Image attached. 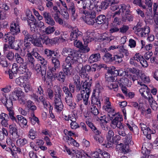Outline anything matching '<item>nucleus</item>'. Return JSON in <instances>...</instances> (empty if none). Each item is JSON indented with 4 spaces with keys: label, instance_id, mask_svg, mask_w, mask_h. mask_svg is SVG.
<instances>
[{
    "label": "nucleus",
    "instance_id": "1",
    "mask_svg": "<svg viewBox=\"0 0 158 158\" xmlns=\"http://www.w3.org/2000/svg\"><path fill=\"white\" fill-rule=\"evenodd\" d=\"M62 69L63 71L60 72L55 77L58 81L64 82L66 76L69 77L74 74V69L73 68H70L68 65H67L64 64L62 65Z\"/></svg>",
    "mask_w": 158,
    "mask_h": 158
},
{
    "label": "nucleus",
    "instance_id": "2",
    "mask_svg": "<svg viewBox=\"0 0 158 158\" xmlns=\"http://www.w3.org/2000/svg\"><path fill=\"white\" fill-rule=\"evenodd\" d=\"M0 101L6 107L10 119L13 121L17 122L16 118L14 116L15 113L13 109V101L9 98H6L5 97L0 99Z\"/></svg>",
    "mask_w": 158,
    "mask_h": 158
},
{
    "label": "nucleus",
    "instance_id": "3",
    "mask_svg": "<svg viewBox=\"0 0 158 158\" xmlns=\"http://www.w3.org/2000/svg\"><path fill=\"white\" fill-rule=\"evenodd\" d=\"M74 81L73 84H74L75 88V90L77 92H79L81 91H82L83 89L82 88L83 86L85 85V87H87L89 88L88 90H91V83L90 81H85L82 83V82L81 83V80L80 79V77L77 75H75L74 77L73 78ZM88 89H86V90H87Z\"/></svg>",
    "mask_w": 158,
    "mask_h": 158
},
{
    "label": "nucleus",
    "instance_id": "4",
    "mask_svg": "<svg viewBox=\"0 0 158 158\" xmlns=\"http://www.w3.org/2000/svg\"><path fill=\"white\" fill-rule=\"evenodd\" d=\"M79 52L77 50H73L69 56H68L65 60V62L64 63L65 64L71 68H73L72 65L75 63H77L79 61Z\"/></svg>",
    "mask_w": 158,
    "mask_h": 158
},
{
    "label": "nucleus",
    "instance_id": "5",
    "mask_svg": "<svg viewBox=\"0 0 158 158\" xmlns=\"http://www.w3.org/2000/svg\"><path fill=\"white\" fill-rule=\"evenodd\" d=\"M85 85H84L83 86L82 91H81V94H78L77 96V100L78 101H79L83 99V101L84 104L87 105L88 104V100L91 91V90H88V89L86 90V89H88L89 88L88 87L85 88Z\"/></svg>",
    "mask_w": 158,
    "mask_h": 158
},
{
    "label": "nucleus",
    "instance_id": "6",
    "mask_svg": "<svg viewBox=\"0 0 158 158\" xmlns=\"http://www.w3.org/2000/svg\"><path fill=\"white\" fill-rule=\"evenodd\" d=\"M112 114V116L114 118L111 121V127L114 129H115L116 127L121 128V126H123L121 123L123 120L122 116L118 114Z\"/></svg>",
    "mask_w": 158,
    "mask_h": 158
},
{
    "label": "nucleus",
    "instance_id": "7",
    "mask_svg": "<svg viewBox=\"0 0 158 158\" xmlns=\"http://www.w3.org/2000/svg\"><path fill=\"white\" fill-rule=\"evenodd\" d=\"M133 29L136 30L135 32V34L141 37H147L150 32V28L148 26L143 28H139L137 25L133 27Z\"/></svg>",
    "mask_w": 158,
    "mask_h": 158
},
{
    "label": "nucleus",
    "instance_id": "8",
    "mask_svg": "<svg viewBox=\"0 0 158 158\" xmlns=\"http://www.w3.org/2000/svg\"><path fill=\"white\" fill-rule=\"evenodd\" d=\"M139 92L141 95L145 98L148 100L150 102H152V95L148 90L146 85H144V87H142L139 89Z\"/></svg>",
    "mask_w": 158,
    "mask_h": 158
},
{
    "label": "nucleus",
    "instance_id": "9",
    "mask_svg": "<svg viewBox=\"0 0 158 158\" xmlns=\"http://www.w3.org/2000/svg\"><path fill=\"white\" fill-rule=\"evenodd\" d=\"M61 96L54 95V102L55 108L58 111H61L64 106L61 101Z\"/></svg>",
    "mask_w": 158,
    "mask_h": 158
},
{
    "label": "nucleus",
    "instance_id": "10",
    "mask_svg": "<svg viewBox=\"0 0 158 158\" xmlns=\"http://www.w3.org/2000/svg\"><path fill=\"white\" fill-rule=\"evenodd\" d=\"M82 35V33L79 31L77 28L75 27L73 28L72 31L71 32L70 39L71 41H75L81 37Z\"/></svg>",
    "mask_w": 158,
    "mask_h": 158
},
{
    "label": "nucleus",
    "instance_id": "11",
    "mask_svg": "<svg viewBox=\"0 0 158 158\" xmlns=\"http://www.w3.org/2000/svg\"><path fill=\"white\" fill-rule=\"evenodd\" d=\"M74 44L76 47L79 48L83 53H86L90 50V48L87 45H84L82 43L78 40L74 41Z\"/></svg>",
    "mask_w": 158,
    "mask_h": 158
},
{
    "label": "nucleus",
    "instance_id": "12",
    "mask_svg": "<svg viewBox=\"0 0 158 158\" xmlns=\"http://www.w3.org/2000/svg\"><path fill=\"white\" fill-rule=\"evenodd\" d=\"M41 20H38L37 21L36 20L34 22H28V24L30 27V29L31 31H35V29L36 31L37 29L36 27L41 28L44 26V23L40 21Z\"/></svg>",
    "mask_w": 158,
    "mask_h": 158
},
{
    "label": "nucleus",
    "instance_id": "13",
    "mask_svg": "<svg viewBox=\"0 0 158 158\" xmlns=\"http://www.w3.org/2000/svg\"><path fill=\"white\" fill-rule=\"evenodd\" d=\"M39 36L41 42H42L43 44L48 45L49 44L52 45L55 43V41L54 39H49L48 37L46 35L40 34Z\"/></svg>",
    "mask_w": 158,
    "mask_h": 158
},
{
    "label": "nucleus",
    "instance_id": "14",
    "mask_svg": "<svg viewBox=\"0 0 158 158\" xmlns=\"http://www.w3.org/2000/svg\"><path fill=\"white\" fill-rule=\"evenodd\" d=\"M66 10L71 12L72 15V19L74 20L77 18V15L76 13V9L74 4L73 2H70L68 4V7Z\"/></svg>",
    "mask_w": 158,
    "mask_h": 158
},
{
    "label": "nucleus",
    "instance_id": "15",
    "mask_svg": "<svg viewBox=\"0 0 158 158\" xmlns=\"http://www.w3.org/2000/svg\"><path fill=\"white\" fill-rule=\"evenodd\" d=\"M9 131L12 137L16 139L19 137L17 131V127L15 124H11L9 125Z\"/></svg>",
    "mask_w": 158,
    "mask_h": 158
},
{
    "label": "nucleus",
    "instance_id": "16",
    "mask_svg": "<svg viewBox=\"0 0 158 158\" xmlns=\"http://www.w3.org/2000/svg\"><path fill=\"white\" fill-rule=\"evenodd\" d=\"M10 32L13 35H16L20 32L19 26L17 23L13 22L10 26Z\"/></svg>",
    "mask_w": 158,
    "mask_h": 158
},
{
    "label": "nucleus",
    "instance_id": "17",
    "mask_svg": "<svg viewBox=\"0 0 158 158\" xmlns=\"http://www.w3.org/2000/svg\"><path fill=\"white\" fill-rule=\"evenodd\" d=\"M43 53L45 57L48 59H52V55H54L53 56H57L58 55L57 52H55L53 50L48 48L44 49Z\"/></svg>",
    "mask_w": 158,
    "mask_h": 158
},
{
    "label": "nucleus",
    "instance_id": "18",
    "mask_svg": "<svg viewBox=\"0 0 158 158\" xmlns=\"http://www.w3.org/2000/svg\"><path fill=\"white\" fill-rule=\"evenodd\" d=\"M39 36L40 34L37 33L32 41L31 43L35 47H42L43 46Z\"/></svg>",
    "mask_w": 158,
    "mask_h": 158
},
{
    "label": "nucleus",
    "instance_id": "19",
    "mask_svg": "<svg viewBox=\"0 0 158 158\" xmlns=\"http://www.w3.org/2000/svg\"><path fill=\"white\" fill-rule=\"evenodd\" d=\"M22 33L24 36V40H29L31 42L37 33H35L33 34H31L28 32L27 30H24L22 31Z\"/></svg>",
    "mask_w": 158,
    "mask_h": 158
},
{
    "label": "nucleus",
    "instance_id": "20",
    "mask_svg": "<svg viewBox=\"0 0 158 158\" xmlns=\"http://www.w3.org/2000/svg\"><path fill=\"white\" fill-rule=\"evenodd\" d=\"M80 10L79 13L85 15V17L95 18L96 16V13L95 11L93 10L88 11L86 10H83L81 9Z\"/></svg>",
    "mask_w": 158,
    "mask_h": 158
},
{
    "label": "nucleus",
    "instance_id": "21",
    "mask_svg": "<svg viewBox=\"0 0 158 158\" xmlns=\"http://www.w3.org/2000/svg\"><path fill=\"white\" fill-rule=\"evenodd\" d=\"M100 54L99 53H96L92 54L88 59V61L90 63L96 62L98 61L100 58Z\"/></svg>",
    "mask_w": 158,
    "mask_h": 158
},
{
    "label": "nucleus",
    "instance_id": "22",
    "mask_svg": "<svg viewBox=\"0 0 158 158\" xmlns=\"http://www.w3.org/2000/svg\"><path fill=\"white\" fill-rule=\"evenodd\" d=\"M27 61L29 67L30 68L35 64V60L30 53H27Z\"/></svg>",
    "mask_w": 158,
    "mask_h": 158
},
{
    "label": "nucleus",
    "instance_id": "23",
    "mask_svg": "<svg viewBox=\"0 0 158 158\" xmlns=\"http://www.w3.org/2000/svg\"><path fill=\"white\" fill-rule=\"evenodd\" d=\"M95 20V23L98 24H104L106 22V17L104 15H100Z\"/></svg>",
    "mask_w": 158,
    "mask_h": 158
},
{
    "label": "nucleus",
    "instance_id": "24",
    "mask_svg": "<svg viewBox=\"0 0 158 158\" xmlns=\"http://www.w3.org/2000/svg\"><path fill=\"white\" fill-rule=\"evenodd\" d=\"M116 147H117V148H119V149H121L122 152L125 154L129 151V149L128 144H126L125 145H123L122 143H120L117 145Z\"/></svg>",
    "mask_w": 158,
    "mask_h": 158
},
{
    "label": "nucleus",
    "instance_id": "25",
    "mask_svg": "<svg viewBox=\"0 0 158 158\" xmlns=\"http://www.w3.org/2000/svg\"><path fill=\"white\" fill-rule=\"evenodd\" d=\"M34 104V103L32 101L29 100L26 102V106L28 110L34 111L36 109L37 107Z\"/></svg>",
    "mask_w": 158,
    "mask_h": 158
},
{
    "label": "nucleus",
    "instance_id": "26",
    "mask_svg": "<svg viewBox=\"0 0 158 158\" xmlns=\"http://www.w3.org/2000/svg\"><path fill=\"white\" fill-rule=\"evenodd\" d=\"M95 0H85L84 1L83 4L82 8L80 9L79 12H80V10L81 9L82 10H86V7H89L90 8V6L93 4L94 1Z\"/></svg>",
    "mask_w": 158,
    "mask_h": 158
},
{
    "label": "nucleus",
    "instance_id": "27",
    "mask_svg": "<svg viewBox=\"0 0 158 158\" xmlns=\"http://www.w3.org/2000/svg\"><path fill=\"white\" fill-rule=\"evenodd\" d=\"M65 102L68 105L70 106H74L75 105L73 100L72 95L65 96Z\"/></svg>",
    "mask_w": 158,
    "mask_h": 158
},
{
    "label": "nucleus",
    "instance_id": "28",
    "mask_svg": "<svg viewBox=\"0 0 158 158\" xmlns=\"http://www.w3.org/2000/svg\"><path fill=\"white\" fill-rule=\"evenodd\" d=\"M91 104L95 106L97 105L98 108L101 107V105L100 100L94 94H93L92 96Z\"/></svg>",
    "mask_w": 158,
    "mask_h": 158
},
{
    "label": "nucleus",
    "instance_id": "29",
    "mask_svg": "<svg viewBox=\"0 0 158 158\" xmlns=\"http://www.w3.org/2000/svg\"><path fill=\"white\" fill-rule=\"evenodd\" d=\"M143 133L146 136L147 138L148 139H151V134H154L155 132L151 130L149 127H147L146 128L143 130Z\"/></svg>",
    "mask_w": 158,
    "mask_h": 158
},
{
    "label": "nucleus",
    "instance_id": "30",
    "mask_svg": "<svg viewBox=\"0 0 158 158\" xmlns=\"http://www.w3.org/2000/svg\"><path fill=\"white\" fill-rule=\"evenodd\" d=\"M17 117L18 120V123L20 125L26 126L27 123V120L25 118L21 115H18Z\"/></svg>",
    "mask_w": 158,
    "mask_h": 158
},
{
    "label": "nucleus",
    "instance_id": "31",
    "mask_svg": "<svg viewBox=\"0 0 158 158\" xmlns=\"http://www.w3.org/2000/svg\"><path fill=\"white\" fill-rule=\"evenodd\" d=\"M123 57V54H118V55H113V62L114 61L116 64H119L122 61Z\"/></svg>",
    "mask_w": 158,
    "mask_h": 158
},
{
    "label": "nucleus",
    "instance_id": "32",
    "mask_svg": "<svg viewBox=\"0 0 158 158\" xmlns=\"http://www.w3.org/2000/svg\"><path fill=\"white\" fill-rule=\"evenodd\" d=\"M103 60L106 62H113V56L109 53H106L103 57Z\"/></svg>",
    "mask_w": 158,
    "mask_h": 158
},
{
    "label": "nucleus",
    "instance_id": "33",
    "mask_svg": "<svg viewBox=\"0 0 158 158\" xmlns=\"http://www.w3.org/2000/svg\"><path fill=\"white\" fill-rule=\"evenodd\" d=\"M118 81L120 87H123L126 86V85H128L129 80L127 78L123 77Z\"/></svg>",
    "mask_w": 158,
    "mask_h": 158
},
{
    "label": "nucleus",
    "instance_id": "34",
    "mask_svg": "<svg viewBox=\"0 0 158 158\" xmlns=\"http://www.w3.org/2000/svg\"><path fill=\"white\" fill-rule=\"evenodd\" d=\"M134 16L130 14H125L124 16L122 19V22H126L127 21L128 22H131L133 21Z\"/></svg>",
    "mask_w": 158,
    "mask_h": 158
},
{
    "label": "nucleus",
    "instance_id": "35",
    "mask_svg": "<svg viewBox=\"0 0 158 158\" xmlns=\"http://www.w3.org/2000/svg\"><path fill=\"white\" fill-rule=\"evenodd\" d=\"M52 64L56 68H59L60 66V62L57 56H53L51 59Z\"/></svg>",
    "mask_w": 158,
    "mask_h": 158
},
{
    "label": "nucleus",
    "instance_id": "36",
    "mask_svg": "<svg viewBox=\"0 0 158 158\" xmlns=\"http://www.w3.org/2000/svg\"><path fill=\"white\" fill-rule=\"evenodd\" d=\"M115 69L114 67L113 66L111 69L108 70V74L109 75V74H110L111 75L114 76V77H115V76H117L119 75V72H122L121 71H119L118 70H116Z\"/></svg>",
    "mask_w": 158,
    "mask_h": 158
},
{
    "label": "nucleus",
    "instance_id": "37",
    "mask_svg": "<svg viewBox=\"0 0 158 158\" xmlns=\"http://www.w3.org/2000/svg\"><path fill=\"white\" fill-rule=\"evenodd\" d=\"M94 40V39L92 38V35L91 34H87L83 37V40L85 45L87 44L89 42L91 41Z\"/></svg>",
    "mask_w": 158,
    "mask_h": 158
},
{
    "label": "nucleus",
    "instance_id": "38",
    "mask_svg": "<svg viewBox=\"0 0 158 158\" xmlns=\"http://www.w3.org/2000/svg\"><path fill=\"white\" fill-rule=\"evenodd\" d=\"M28 71L26 65V63L20 64L19 67V72L20 73L23 74L24 73Z\"/></svg>",
    "mask_w": 158,
    "mask_h": 158
},
{
    "label": "nucleus",
    "instance_id": "39",
    "mask_svg": "<svg viewBox=\"0 0 158 158\" xmlns=\"http://www.w3.org/2000/svg\"><path fill=\"white\" fill-rule=\"evenodd\" d=\"M15 57L17 63L20 64L26 63L23 58L20 56L18 53H16L15 54Z\"/></svg>",
    "mask_w": 158,
    "mask_h": 158
},
{
    "label": "nucleus",
    "instance_id": "40",
    "mask_svg": "<svg viewBox=\"0 0 158 158\" xmlns=\"http://www.w3.org/2000/svg\"><path fill=\"white\" fill-rule=\"evenodd\" d=\"M73 50L69 48H64L63 49L62 54L64 56H69Z\"/></svg>",
    "mask_w": 158,
    "mask_h": 158
},
{
    "label": "nucleus",
    "instance_id": "41",
    "mask_svg": "<svg viewBox=\"0 0 158 158\" xmlns=\"http://www.w3.org/2000/svg\"><path fill=\"white\" fill-rule=\"evenodd\" d=\"M34 71L36 72L37 73L40 72L42 71V68L40 64H34V66H32L30 68Z\"/></svg>",
    "mask_w": 158,
    "mask_h": 158
},
{
    "label": "nucleus",
    "instance_id": "42",
    "mask_svg": "<svg viewBox=\"0 0 158 158\" xmlns=\"http://www.w3.org/2000/svg\"><path fill=\"white\" fill-rule=\"evenodd\" d=\"M28 143L27 139L25 138L19 139L16 141V143L19 146H22L27 144Z\"/></svg>",
    "mask_w": 158,
    "mask_h": 158
},
{
    "label": "nucleus",
    "instance_id": "43",
    "mask_svg": "<svg viewBox=\"0 0 158 158\" xmlns=\"http://www.w3.org/2000/svg\"><path fill=\"white\" fill-rule=\"evenodd\" d=\"M110 4L107 1V0H105L102 2L99 8L102 10H105L107 8Z\"/></svg>",
    "mask_w": 158,
    "mask_h": 158
},
{
    "label": "nucleus",
    "instance_id": "44",
    "mask_svg": "<svg viewBox=\"0 0 158 158\" xmlns=\"http://www.w3.org/2000/svg\"><path fill=\"white\" fill-rule=\"evenodd\" d=\"M104 108L105 110L108 113V115L110 118L111 117V116H112V114H116V113L114 112V109L112 108L111 106ZM111 118H112V117H111Z\"/></svg>",
    "mask_w": 158,
    "mask_h": 158
},
{
    "label": "nucleus",
    "instance_id": "45",
    "mask_svg": "<svg viewBox=\"0 0 158 158\" xmlns=\"http://www.w3.org/2000/svg\"><path fill=\"white\" fill-rule=\"evenodd\" d=\"M55 31V28L54 27L48 26L43 31V32L46 34H49Z\"/></svg>",
    "mask_w": 158,
    "mask_h": 158
},
{
    "label": "nucleus",
    "instance_id": "46",
    "mask_svg": "<svg viewBox=\"0 0 158 158\" xmlns=\"http://www.w3.org/2000/svg\"><path fill=\"white\" fill-rule=\"evenodd\" d=\"M132 138V136L131 133L128 134L127 135L125 138V140H124L126 144H130L131 145L133 144L134 143L133 141H131Z\"/></svg>",
    "mask_w": 158,
    "mask_h": 158
},
{
    "label": "nucleus",
    "instance_id": "47",
    "mask_svg": "<svg viewBox=\"0 0 158 158\" xmlns=\"http://www.w3.org/2000/svg\"><path fill=\"white\" fill-rule=\"evenodd\" d=\"M118 50L119 52V54H123V57L124 55H125L126 56H127L128 55V51L124 48L123 46H119Z\"/></svg>",
    "mask_w": 158,
    "mask_h": 158
},
{
    "label": "nucleus",
    "instance_id": "48",
    "mask_svg": "<svg viewBox=\"0 0 158 158\" xmlns=\"http://www.w3.org/2000/svg\"><path fill=\"white\" fill-rule=\"evenodd\" d=\"M98 107H96L94 105L91 106L90 112L95 115H98L99 113Z\"/></svg>",
    "mask_w": 158,
    "mask_h": 158
},
{
    "label": "nucleus",
    "instance_id": "49",
    "mask_svg": "<svg viewBox=\"0 0 158 158\" xmlns=\"http://www.w3.org/2000/svg\"><path fill=\"white\" fill-rule=\"evenodd\" d=\"M25 82L26 81L22 76H20L15 79L16 83L19 85H23Z\"/></svg>",
    "mask_w": 158,
    "mask_h": 158
},
{
    "label": "nucleus",
    "instance_id": "50",
    "mask_svg": "<svg viewBox=\"0 0 158 158\" xmlns=\"http://www.w3.org/2000/svg\"><path fill=\"white\" fill-rule=\"evenodd\" d=\"M118 81H115L114 82H113L110 85L108 84V87L110 89H114V91H116L118 90Z\"/></svg>",
    "mask_w": 158,
    "mask_h": 158
},
{
    "label": "nucleus",
    "instance_id": "51",
    "mask_svg": "<svg viewBox=\"0 0 158 158\" xmlns=\"http://www.w3.org/2000/svg\"><path fill=\"white\" fill-rule=\"evenodd\" d=\"M125 73L127 78L130 79L131 80H132L133 82L135 80H137L138 79V75H132L131 74L128 73V72L127 73L125 72Z\"/></svg>",
    "mask_w": 158,
    "mask_h": 158
},
{
    "label": "nucleus",
    "instance_id": "52",
    "mask_svg": "<svg viewBox=\"0 0 158 158\" xmlns=\"http://www.w3.org/2000/svg\"><path fill=\"white\" fill-rule=\"evenodd\" d=\"M95 18L85 17V21L87 24L93 25L95 23Z\"/></svg>",
    "mask_w": 158,
    "mask_h": 158
},
{
    "label": "nucleus",
    "instance_id": "53",
    "mask_svg": "<svg viewBox=\"0 0 158 158\" xmlns=\"http://www.w3.org/2000/svg\"><path fill=\"white\" fill-rule=\"evenodd\" d=\"M35 3L38 5V9L40 11H43L44 10V8L42 5V2L41 0H34V3Z\"/></svg>",
    "mask_w": 158,
    "mask_h": 158
},
{
    "label": "nucleus",
    "instance_id": "54",
    "mask_svg": "<svg viewBox=\"0 0 158 158\" xmlns=\"http://www.w3.org/2000/svg\"><path fill=\"white\" fill-rule=\"evenodd\" d=\"M10 47L11 49H13L16 51H18L20 48V47L18 44L17 42L15 41L10 45Z\"/></svg>",
    "mask_w": 158,
    "mask_h": 158
},
{
    "label": "nucleus",
    "instance_id": "55",
    "mask_svg": "<svg viewBox=\"0 0 158 158\" xmlns=\"http://www.w3.org/2000/svg\"><path fill=\"white\" fill-rule=\"evenodd\" d=\"M24 73H25L22 76L26 81V82H27L30 78L31 73L29 71Z\"/></svg>",
    "mask_w": 158,
    "mask_h": 158
},
{
    "label": "nucleus",
    "instance_id": "56",
    "mask_svg": "<svg viewBox=\"0 0 158 158\" xmlns=\"http://www.w3.org/2000/svg\"><path fill=\"white\" fill-rule=\"evenodd\" d=\"M78 72L79 73V74L81 77H83V78L86 77L87 73L86 70L84 67H82V68Z\"/></svg>",
    "mask_w": 158,
    "mask_h": 158
},
{
    "label": "nucleus",
    "instance_id": "57",
    "mask_svg": "<svg viewBox=\"0 0 158 158\" xmlns=\"http://www.w3.org/2000/svg\"><path fill=\"white\" fill-rule=\"evenodd\" d=\"M114 133L112 130H109L107 132L106 135L107 140H111L114 137Z\"/></svg>",
    "mask_w": 158,
    "mask_h": 158
},
{
    "label": "nucleus",
    "instance_id": "58",
    "mask_svg": "<svg viewBox=\"0 0 158 158\" xmlns=\"http://www.w3.org/2000/svg\"><path fill=\"white\" fill-rule=\"evenodd\" d=\"M121 127V128H118V129L117 130V132L119 135L124 137L126 135V134L123 128V126Z\"/></svg>",
    "mask_w": 158,
    "mask_h": 158
},
{
    "label": "nucleus",
    "instance_id": "59",
    "mask_svg": "<svg viewBox=\"0 0 158 158\" xmlns=\"http://www.w3.org/2000/svg\"><path fill=\"white\" fill-rule=\"evenodd\" d=\"M62 91L60 88L58 86H56L54 91V95L61 96Z\"/></svg>",
    "mask_w": 158,
    "mask_h": 158
},
{
    "label": "nucleus",
    "instance_id": "60",
    "mask_svg": "<svg viewBox=\"0 0 158 158\" xmlns=\"http://www.w3.org/2000/svg\"><path fill=\"white\" fill-rule=\"evenodd\" d=\"M94 138L96 141H98L100 143H102L103 141V138L100 134L95 135Z\"/></svg>",
    "mask_w": 158,
    "mask_h": 158
},
{
    "label": "nucleus",
    "instance_id": "61",
    "mask_svg": "<svg viewBox=\"0 0 158 158\" xmlns=\"http://www.w3.org/2000/svg\"><path fill=\"white\" fill-rule=\"evenodd\" d=\"M6 57L10 60H12L15 56L14 53L12 51H9L6 53Z\"/></svg>",
    "mask_w": 158,
    "mask_h": 158
},
{
    "label": "nucleus",
    "instance_id": "62",
    "mask_svg": "<svg viewBox=\"0 0 158 158\" xmlns=\"http://www.w3.org/2000/svg\"><path fill=\"white\" fill-rule=\"evenodd\" d=\"M62 89L63 92L65 94V96L72 94L71 92L67 86H64L62 88Z\"/></svg>",
    "mask_w": 158,
    "mask_h": 158
},
{
    "label": "nucleus",
    "instance_id": "63",
    "mask_svg": "<svg viewBox=\"0 0 158 158\" xmlns=\"http://www.w3.org/2000/svg\"><path fill=\"white\" fill-rule=\"evenodd\" d=\"M141 152L144 155V156L146 157L150 153V150L147 149L146 147H143L142 148Z\"/></svg>",
    "mask_w": 158,
    "mask_h": 158
},
{
    "label": "nucleus",
    "instance_id": "64",
    "mask_svg": "<svg viewBox=\"0 0 158 158\" xmlns=\"http://www.w3.org/2000/svg\"><path fill=\"white\" fill-rule=\"evenodd\" d=\"M129 27L127 25H123L122 27L119 29L120 32L122 33H126L128 30Z\"/></svg>",
    "mask_w": 158,
    "mask_h": 158
}]
</instances>
